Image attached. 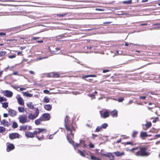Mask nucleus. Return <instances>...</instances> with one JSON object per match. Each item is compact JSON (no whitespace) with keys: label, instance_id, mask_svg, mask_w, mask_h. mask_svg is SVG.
Instances as JSON below:
<instances>
[{"label":"nucleus","instance_id":"e433bc0d","mask_svg":"<svg viewBox=\"0 0 160 160\" xmlns=\"http://www.w3.org/2000/svg\"><path fill=\"white\" fill-rule=\"evenodd\" d=\"M90 77H96L95 75H85L83 77H82L83 78H87Z\"/></svg>","mask_w":160,"mask_h":160},{"label":"nucleus","instance_id":"f03ea898","mask_svg":"<svg viewBox=\"0 0 160 160\" xmlns=\"http://www.w3.org/2000/svg\"><path fill=\"white\" fill-rule=\"evenodd\" d=\"M138 149L134 154L138 157H145L148 156L150 153L147 152L148 148L145 147L138 146Z\"/></svg>","mask_w":160,"mask_h":160},{"label":"nucleus","instance_id":"f8f14e48","mask_svg":"<svg viewBox=\"0 0 160 160\" xmlns=\"http://www.w3.org/2000/svg\"><path fill=\"white\" fill-rule=\"evenodd\" d=\"M15 148V147L14 145L12 144H9L7 147V151L9 152L10 151L13 150Z\"/></svg>","mask_w":160,"mask_h":160},{"label":"nucleus","instance_id":"aec40b11","mask_svg":"<svg viewBox=\"0 0 160 160\" xmlns=\"http://www.w3.org/2000/svg\"><path fill=\"white\" fill-rule=\"evenodd\" d=\"M138 148H139L138 147H136L133 148L131 149H129L128 150L131 152H133V153H135V154L136 152H135V151L136 150H138Z\"/></svg>","mask_w":160,"mask_h":160},{"label":"nucleus","instance_id":"603ef678","mask_svg":"<svg viewBox=\"0 0 160 160\" xmlns=\"http://www.w3.org/2000/svg\"><path fill=\"white\" fill-rule=\"evenodd\" d=\"M135 103H136V104H138V105H142V103L141 102L138 103V102H137V101H136V102H135Z\"/></svg>","mask_w":160,"mask_h":160},{"label":"nucleus","instance_id":"7ed1b4c3","mask_svg":"<svg viewBox=\"0 0 160 160\" xmlns=\"http://www.w3.org/2000/svg\"><path fill=\"white\" fill-rule=\"evenodd\" d=\"M104 151L103 150H101L100 152H98V153L101 155L102 157H106L110 158V160H114V156L111 152H105V153H103V151Z\"/></svg>","mask_w":160,"mask_h":160},{"label":"nucleus","instance_id":"412c9836","mask_svg":"<svg viewBox=\"0 0 160 160\" xmlns=\"http://www.w3.org/2000/svg\"><path fill=\"white\" fill-rule=\"evenodd\" d=\"M152 126V123L151 122H148L145 124L146 128H150Z\"/></svg>","mask_w":160,"mask_h":160},{"label":"nucleus","instance_id":"49530a36","mask_svg":"<svg viewBox=\"0 0 160 160\" xmlns=\"http://www.w3.org/2000/svg\"><path fill=\"white\" fill-rule=\"evenodd\" d=\"M15 55H10L8 56V58H13L16 57Z\"/></svg>","mask_w":160,"mask_h":160},{"label":"nucleus","instance_id":"c85d7f7f","mask_svg":"<svg viewBox=\"0 0 160 160\" xmlns=\"http://www.w3.org/2000/svg\"><path fill=\"white\" fill-rule=\"evenodd\" d=\"M6 131V129L5 128L2 126H0V132L2 133Z\"/></svg>","mask_w":160,"mask_h":160},{"label":"nucleus","instance_id":"c03bdc74","mask_svg":"<svg viewBox=\"0 0 160 160\" xmlns=\"http://www.w3.org/2000/svg\"><path fill=\"white\" fill-rule=\"evenodd\" d=\"M159 120V118L158 117L155 118L152 121L153 122H156L157 121Z\"/></svg>","mask_w":160,"mask_h":160},{"label":"nucleus","instance_id":"f257e3e1","mask_svg":"<svg viewBox=\"0 0 160 160\" xmlns=\"http://www.w3.org/2000/svg\"><path fill=\"white\" fill-rule=\"evenodd\" d=\"M69 117L68 116H66L64 119V126L66 129L68 131H70V133H68L67 136V138L69 142L72 144L74 149L76 150V148L74 145V141L72 139L74 137L73 134L72 133V131H75V129L74 127L72 125H67V122L69 119Z\"/></svg>","mask_w":160,"mask_h":160},{"label":"nucleus","instance_id":"864d4df0","mask_svg":"<svg viewBox=\"0 0 160 160\" xmlns=\"http://www.w3.org/2000/svg\"><path fill=\"white\" fill-rule=\"evenodd\" d=\"M155 137L156 138H157L160 137V134H157L155 135Z\"/></svg>","mask_w":160,"mask_h":160},{"label":"nucleus","instance_id":"473e14b6","mask_svg":"<svg viewBox=\"0 0 160 160\" xmlns=\"http://www.w3.org/2000/svg\"><path fill=\"white\" fill-rule=\"evenodd\" d=\"M78 152L79 153H80V154L81 155V156H82L83 157H86V155H85V154H84L83 152L81 151L80 150H78Z\"/></svg>","mask_w":160,"mask_h":160},{"label":"nucleus","instance_id":"393cba45","mask_svg":"<svg viewBox=\"0 0 160 160\" xmlns=\"http://www.w3.org/2000/svg\"><path fill=\"white\" fill-rule=\"evenodd\" d=\"M24 96H25L27 97H31L32 95L31 93H28L27 92H22Z\"/></svg>","mask_w":160,"mask_h":160},{"label":"nucleus","instance_id":"f704fd0d","mask_svg":"<svg viewBox=\"0 0 160 160\" xmlns=\"http://www.w3.org/2000/svg\"><path fill=\"white\" fill-rule=\"evenodd\" d=\"M138 133V132L137 131H133L132 135V136L133 138H135L136 137V135Z\"/></svg>","mask_w":160,"mask_h":160},{"label":"nucleus","instance_id":"a211bd4d","mask_svg":"<svg viewBox=\"0 0 160 160\" xmlns=\"http://www.w3.org/2000/svg\"><path fill=\"white\" fill-rule=\"evenodd\" d=\"M42 121V120L41 117H40L39 118L36 120L35 121V123L36 125H39Z\"/></svg>","mask_w":160,"mask_h":160},{"label":"nucleus","instance_id":"b1692460","mask_svg":"<svg viewBox=\"0 0 160 160\" xmlns=\"http://www.w3.org/2000/svg\"><path fill=\"white\" fill-rule=\"evenodd\" d=\"M27 105L30 109H33L34 108V105L32 104V102H30L29 103H27Z\"/></svg>","mask_w":160,"mask_h":160},{"label":"nucleus","instance_id":"4be33fe9","mask_svg":"<svg viewBox=\"0 0 160 160\" xmlns=\"http://www.w3.org/2000/svg\"><path fill=\"white\" fill-rule=\"evenodd\" d=\"M28 126L27 125H22L20 127V128L19 130H25L27 129Z\"/></svg>","mask_w":160,"mask_h":160},{"label":"nucleus","instance_id":"4d7b16f0","mask_svg":"<svg viewBox=\"0 0 160 160\" xmlns=\"http://www.w3.org/2000/svg\"><path fill=\"white\" fill-rule=\"evenodd\" d=\"M109 70H108L105 69V70H103V72L105 73V72H109Z\"/></svg>","mask_w":160,"mask_h":160},{"label":"nucleus","instance_id":"5fc2aeb1","mask_svg":"<svg viewBox=\"0 0 160 160\" xmlns=\"http://www.w3.org/2000/svg\"><path fill=\"white\" fill-rule=\"evenodd\" d=\"M0 100H7V99L3 97H0Z\"/></svg>","mask_w":160,"mask_h":160},{"label":"nucleus","instance_id":"39448f33","mask_svg":"<svg viewBox=\"0 0 160 160\" xmlns=\"http://www.w3.org/2000/svg\"><path fill=\"white\" fill-rule=\"evenodd\" d=\"M42 121H48L50 119V116L49 113H44L40 117Z\"/></svg>","mask_w":160,"mask_h":160},{"label":"nucleus","instance_id":"a878e982","mask_svg":"<svg viewBox=\"0 0 160 160\" xmlns=\"http://www.w3.org/2000/svg\"><path fill=\"white\" fill-rule=\"evenodd\" d=\"M18 125L17 122H13L12 125V128L13 129H15L18 127Z\"/></svg>","mask_w":160,"mask_h":160},{"label":"nucleus","instance_id":"58836bf2","mask_svg":"<svg viewBox=\"0 0 160 160\" xmlns=\"http://www.w3.org/2000/svg\"><path fill=\"white\" fill-rule=\"evenodd\" d=\"M88 96L91 98V99H92L95 98V95L93 94H91L88 95Z\"/></svg>","mask_w":160,"mask_h":160},{"label":"nucleus","instance_id":"9b49d317","mask_svg":"<svg viewBox=\"0 0 160 160\" xmlns=\"http://www.w3.org/2000/svg\"><path fill=\"white\" fill-rule=\"evenodd\" d=\"M25 136L28 138H32L34 137L35 134L33 132H25Z\"/></svg>","mask_w":160,"mask_h":160},{"label":"nucleus","instance_id":"6e6d98bb","mask_svg":"<svg viewBox=\"0 0 160 160\" xmlns=\"http://www.w3.org/2000/svg\"><path fill=\"white\" fill-rule=\"evenodd\" d=\"M59 75L58 74H55L54 75V77H59Z\"/></svg>","mask_w":160,"mask_h":160},{"label":"nucleus","instance_id":"69168bd1","mask_svg":"<svg viewBox=\"0 0 160 160\" xmlns=\"http://www.w3.org/2000/svg\"><path fill=\"white\" fill-rule=\"evenodd\" d=\"M26 89L25 88H20V90L21 91H22L24 90H26Z\"/></svg>","mask_w":160,"mask_h":160},{"label":"nucleus","instance_id":"f3484780","mask_svg":"<svg viewBox=\"0 0 160 160\" xmlns=\"http://www.w3.org/2000/svg\"><path fill=\"white\" fill-rule=\"evenodd\" d=\"M44 108L48 111H50L52 109V106L50 104H46L44 106Z\"/></svg>","mask_w":160,"mask_h":160},{"label":"nucleus","instance_id":"bf43d9fd","mask_svg":"<svg viewBox=\"0 0 160 160\" xmlns=\"http://www.w3.org/2000/svg\"><path fill=\"white\" fill-rule=\"evenodd\" d=\"M18 72H14L12 74L14 75H18Z\"/></svg>","mask_w":160,"mask_h":160},{"label":"nucleus","instance_id":"052dcab7","mask_svg":"<svg viewBox=\"0 0 160 160\" xmlns=\"http://www.w3.org/2000/svg\"><path fill=\"white\" fill-rule=\"evenodd\" d=\"M6 35V33H5L3 32H0V36L1 35Z\"/></svg>","mask_w":160,"mask_h":160},{"label":"nucleus","instance_id":"79ce46f5","mask_svg":"<svg viewBox=\"0 0 160 160\" xmlns=\"http://www.w3.org/2000/svg\"><path fill=\"white\" fill-rule=\"evenodd\" d=\"M125 144H127V145H128V144L131 145L132 146L134 145L133 142H125Z\"/></svg>","mask_w":160,"mask_h":160},{"label":"nucleus","instance_id":"a18cd8bd","mask_svg":"<svg viewBox=\"0 0 160 160\" xmlns=\"http://www.w3.org/2000/svg\"><path fill=\"white\" fill-rule=\"evenodd\" d=\"M89 148H93L94 147V145L92 143H90L89 144Z\"/></svg>","mask_w":160,"mask_h":160},{"label":"nucleus","instance_id":"6ab92c4d","mask_svg":"<svg viewBox=\"0 0 160 160\" xmlns=\"http://www.w3.org/2000/svg\"><path fill=\"white\" fill-rule=\"evenodd\" d=\"M148 136V135L146 132H142L140 133V137L142 138L146 137Z\"/></svg>","mask_w":160,"mask_h":160},{"label":"nucleus","instance_id":"2f4dec72","mask_svg":"<svg viewBox=\"0 0 160 160\" xmlns=\"http://www.w3.org/2000/svg\"><path fill=\"white\" fill-rule=\"evenodd\" d=\"M157 91H153V92H148V94H150V97H151V98H152V96H151V95H157Z\"/></svg>","mask_w":160,"mask_h":160},{"label":"nucleus","instance_id":"680f3d73","mask_svg":"<svg viewBox=\"0 0 160 160\" xmlns=\"http://www.w3.org/2000/svg\"><path fill=\"white\" fill-rule=\"evenodd\" d=\"M132 102V101H128V103L126 105H129V104H131Z\"/></svg>","mask_w":160,"mask_h":160},{"label":"nucleus","instance_id":"cd10ccee","mask_svg":"<svg viewBox=\"0 0 160 160\" xmlns=\"http://www.w3.org/2000/svg\"><path fill=\"white\" fill-rule=\"evenodd\" d=\"M108 126V124L106 123H104L102 124L101 126V127L103 129H105L107 128V127Z\"/></svg>","mask_w":160,"mask_h":160},{"label":"nucleus","instance_id":"4468645a","mask_svg":"<svg viewBox=\"0 0 160 160\" xmlns=\"http://www.w3.org/2000/svg\"><path fill=\"white\" fill-rule=\"evenodd\" d=\"M1 125H2L4 126L8 127L9 124L7 121H6L5 119L2 120L1 122Z\"/></svg>","mask_w":160,"mask_h":160},{"label":"nucleus","instance_id":"8fccbe9b","mask_svg":"<svg viewBox=\"0 0 160 160\" xmlns=\"http://www.w3.org/2000/svg\"><path fill=\"white\" fill-rule=\"evenodd\" d=\"M85 141L83 140H81L80 141V142L81 143H82L83 144L85 143Z\"/></svg>","mask_w":160,"mask_h":160},{"label":"nucleus","instance_id":"423d86ee","mask_svg":"<svg viewBox=\"0 0 160 160\" xmlns=\"http://www.w3.org/2000/svg\"><path fill=\"white\" fill-rule=\"evenodd\" d=\"M20 135L17 133H12L9 134V137L11 140L16 138H19Z\"/></svg>","mask_w":160,"mask_h":160},{"label":"nucleus","instance_id":"3c124183","mask_svg":"<svg viewBox=\"0 0 160 160\" xmlns=\"http://www.w3.org/2000/svg\"><path fill=\"white\" fill-rule=\"evenodd\" d=\"M139 98L140 99H145L146 98V97L145 96H139Z\"/></svg>","mask_w":160,"mask_h":160},{"label":"nucleus","instance_id":"20e7f679","mask_svg":"<svg viewBox=\"0 0 160 160\" xmlns=\"http://www.w3.org/2000/svg\"><path fill=\"white\" fill-rule=\"evenodd\" d=\"M39 114V111L38 108H37L35 110L34 114H33L32 113H30L28 114V117L31 120H33L38 117Z\"/></svg>","mask_w":160,"mask_h":160},{"label":"nucleus","instance_id":"2eb2a0df","mask_svg":"<svg viewBox=\"0 0 160 160\" xmlns=\"http://www.w3.org/2000/svg\"><path fill=\"white\" fill-rule=\"evenodd\" d=\"M37 129L38 130V131L36 130L34 131V133L35 135L37 134V133H40L45 130V129L40 128H37Z\"/></svg>","mask_w":160,"mask_h":160},{"label":"nucleus","instance_id":"dca6fc26","mask_svg":"<svg viewBox=\"0 0 160 160\" xmlns=\"http://www.w3.org/2000/svg\"><path fill=\"white\" fill-rule=\"evenodd\" d=\"M0 101V102H1V104L2 105V107L5 108H6L8 106V103L7 102H2V101Z\"/></svg>","mask_w":160,"mask_h":160},{"label":"nucleus","instance_id":"de8ad7c7","mask_svg":"<svg viewBox=\"0 0 160 160\" xmlns=\"http://www.w3.org/2000/svg\"><path fill=\"white\" fill-rule=\"evenodd\" d=\"M43 92L45 93L49 94L50 93V92L47 90H45L43 91Z\"/></svg>","mask_w":160,"mask_h":160},{"label":"nucleus","instance_id":"5701e85b","mask_svg":"<svg viewBox=\"0 0 160 160\" xmlns=\"http://www.w3.org/2000/svg\"><path fill=\"white\" fill-rule=\"evenodd\" d=\"M91 159L92 160H102V159L99 158L93 155L90 156Z\"/></svg>","mask_w":160,"mask_h":160},{"label":"nucleus","instance_id":"7c9ffc66","mask_svg":"<svg viewBox=\"0 0 160 160\" xmlns=\"http://www.w3.org/2000/svg\"><path fill=\"white\" fill-rule=\"evenodd\" d=\"M124 4H131L132 3V1L131 0L124 1L122 2Z\"/></svg>","mask_w":160,"mask_h":160},{"label":"nucleus","instance_id":"4c0bfd02","mask_svg":"<svg viewBox=\"0 0 160 160\" xmlns=\"http://www.w3.org/2000/svg\"><path fill=\"white\" fill-rule=\"evenodd\" d=\"M114 153L115 155L117 157L120 156V152H116L113 153Z\"/></svg>","mask_w":160,"mask_h":160},{"label":"nucleus","instance_id":"13d9d810","mask_svg":"<svg viewBox=\"0 0 160 160\" xmlns=\"http://www.w3.org/2000/svg\"><path fill=\"white\" fill-rule=\"evenodd\" d=\"M47 58V57H42V58H38V59L39 60H42V59H45V58Z\"/></svg>","mask_w":160,"mask_h":160},{"label":"nucleus","instance_id":"0e129e2a","mask_svg":"<svg viewBox=\"0 0 160 160\" xmlns=\"http://www.w3.org/2000/svg\"><path fill=\"white\" fill-rule=\"evenodd\" d=\"M29 73L31 74H34L35 73V72L33 71H29Z\"/></svg>","mask_w":160,"mask_h":160},{"label":"nucleus","instance_id":"72a5a7b5","mask_svg":"<svg viewBox=\"0 0 160 160\" xmlns=\"http://www.w3.org/2000/svg\"><path fill=\"white\" fill-rule=\"evenodd\" d=\"M102 129V128L101 126H98L94 132H99V131H101Z\"/></svg>","mask_w":160,"mask_h":160},{"label":"nucleus","instance_id":"9d476101","mask_svg":"<svg viewBox=\"0 0 160 160\" xmlns=\"http://www.w3.org/2000/svg\"><path fill=\"white\" fill-rule=\"evenodd\" d=\"M8 112L10 116L13 117L16 115L17 112L16 111L11 109H9Z\"/></svg>","mask_w":160,"mask_h":160},{"label":"nucleus","instance_id":"09e8293b","mask_svg":"<svg viewBox=\"0 0 160 160\" xmlns=\"http://www.w3.org/2000/svg\"><path fill=\"white\" fill-rule=\"evenodd\" d=\"M36 137L39 140H42V138L43 139V138H42L41 137H39L38 136H36Z\"/></svg>","mask_w":160,"mask_h":160},{"label":"nucleus","instance_id":"c756f323","mask_svg":"<svg viewBox=\"0 0 160 160\" xmlns=\"http://www.w3.org/2000/svg\"><path fill=\"white\" fill-rule=\"evenodd\" d=\"M67 15H68V13H64L63 14H57V16L58 17H64L67 16Z\"/></svg>","mask_w":160,"mask_h":160},{"label":"nucleus","instance_id":"bb28decb","mask_svg":"<svg viewBox=\"0 0 160 160\" xmlns=\"http://www.w3.org/2000/svg\"><path fill=\"white\" fill-rule=\"evenodd\" d=\"M18 109L20 112H24V108L23 107H19Z\"/></svg>","mask_w":160,"mask_h":160},{"label":"nucleus","instance_id":"774afa93","mask_svg":"<svg viewBox=\"0 0 160 160\" xmlns=\"http://www.w3.org/2000/svg\"><path fill=\"white\" fill-rule=\"evenodd\" d=\"M26 48V47H21L20 48V49L21 50H22L23 49H25V48Z\"/></svg>","mask_w":160,"mask_h":160},{"label":"nucleus","instance_id":"c9c22d12","mask_svg":"<svg viewBox=\"0 0 160 160\" xmlns=\"http://www.w3.org/2000/svg\"><path fill=\"white\" fill-rule=\"evenodd\" d=\"M17 100H23L22 98L19 95H17L16 96Z\"/></svg>","mask_w":160,"mask_h":160},{"label":"nucleus","instance_id":"a19ab883","mask_svg":"<svg viewBox=\"0 0 160 160\" xmlns=\"http://www.w3.org/2000/svg\"><path fill=\"white\" fill-rule=\"evenodd\" d=\"M6 54V52L2 51L0 52V57L3 56L5 55Z\"/></svg>","mask_w":160,"mask_h":160},{"label":"nucleus","instance_id":"6e6552de","mask_svg":"<svg viewBox=\"0 0 160 160\" xmlns=\"http://www.w3.org/2000/svg\"><path fill=\"white\" fill-rule=\"evenodd\" d=\"M18 119H19V122L22 124L24 123L27 121V118L26 116H21L18 118Z\"/></svg>","mask_w":160,"mask_h":160},{"label":"nucleus","instance_id":"0eeeda50","mask_svg":"<svg viewBox=\"0 0 160 160\" xmlns=\"http://www.w3.org/2000/svg\"><path fill=\"white\" fill-rule=\"evenodd\" d=\"M100 114L102 118H106L109 117V112L108 111L105 112L100 111Z\"/></svg>","mask_w":160,"mask_h":160},{"label":"nucleus","instance_id":"ea45409f","mask_svg":"<svg viewBox=\"0 0 160 160\" xmlns=\"http://www.w3.org/2000/svg\"><path fill=\"white\" fill-rule=\"evenodd\" d=\"M18 103L21 105L24 104V101H18Z\"/></svg>","mask_w":160,"mask_h":160},{"label":"nucleus","instance_id":"1a4fd4ad","mask_svg":"<svg viewBox=\"0 0 160 160\" xmlns=\"http://www.w3.org/2000/svg\"><path fill=\"white\" fill-rule=\"evenodd\" d=\"M3 93L5 96L8 97H11L13 95L12 92L9 90L4 91L3 92Z\"/></svg>","mask_w":160,"mask_h":160},{"label":"nucleus","instance_id":"37998d69","mask_svg":"<svg viewBox=\"0 0 160 160\" xmlns=\"http://www.w3.org/2000/svg\"><path fill=\"white\" fill-rule=\"evenodd\" d=\"M92 138L93 139H95V138L98 136V135L95 134L94 133H92Z\"/></svg>","mask_w":160,"mask_h":160},{"label":"nucleus","instance_id":"338daca9","mask_svg":"<svg viewBox=\"0 0 160 160\" xmlns=\"http://www.w3.org/2000/svg\"><path fill=\"white\" fill-rule=\"evenodd\" d=\"M18 55H22V52H18Z\"/></svg>","mask_w":160,"mask_h":160},{"label":"nucleus","instance_id":"e2e57ef3","mask_svg":"<svg viewBox=\"0 0 160 160\" xmlns=\"http://www.w3.org/2000/svg\"><path fill=\"white\" fill-rule=\"evenodd\" d=\"M8 115L7 113H4L3 114V117L5 118L7 117L8 116Z\"/></svg>","mask_w":160,"mask_h":160},{"label":"nucleus","instance_id":"ddd939ff","mask_svg":"<svg viewBox=\"0 0 160 160\" xmlns=\"http://www.w3.org/2000/svg\"><path fill=\"white\" fill-rule=\"evenodd\" d=\"M110 112V115L112 116V117H117V111L115 110H113L111 111V112L109 111Z\"/></svg>","mask_w":160,"mask_h":160}]
</instances>
